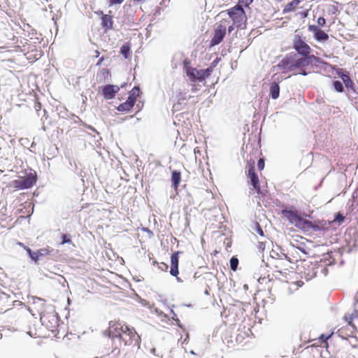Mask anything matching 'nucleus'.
<instances>
[{
  "instance_id": "f257e3e1",
  "label": "nucleus",
  "mask_w": 358,
  "mask_h": 358,
  "mask_svg": "<svg viewBox=\"0 0 358 358\" xmlns=\"http://www.w3.org/2000/svg\"><path fill=\"white\" fill-rule=\"evenodd\" d=\"M108 335L112 338H117L124 345H138L141 338L134 328H131L120 320L109 322Z\"/></svg>"
},
{
  "instance_id": "f03ea898",
  "label": "nucleus",
  "mask_w": 358,
  "mask_h": 358,
  "mask_svg": "<svg viewBox=\"0 0 358 358\" xmlns=\"http://www.w3.org/2000/svg\"><path fill=\"white\" fill-rule=\"evenodd\" d=\"M319 62L320 58L315 55L310 57H299L296 54L286 56L279 64L284 72H292L294 75L306 76L305 67L312 64L313 62Z\"/></svg>"
},
{
  "instance_id": "7ed1b4c3",
  "label": "nucleus",
  "mask_w": 358,
  "mask_h": 358,
  "mask_svg": "<svg viewBox=\"0 0 358 358\" xmlns=\"http://www.w3.org/2000/svg\"><path fill=\"white\" fill-rule=\"evenodd\" d=\"M247 177L248 178V184L252 186V188L250 189V194H257L259 199L264 197L267 194V190L260 187L259 177L255 172L254 163L250 165Z\"/></svg>"
},
{
  "instance_id": "20e7f679",
  "label": "nucleus",
  "mask_w": 358,
  "mask_h": 358,
  "mask_svg": "<svg viewBox=\"0 0 358 358\" xmlns=\"http://www.w3.org/2000/svg\"><path fill=\"white\" fill-rule=\"evenodd\" d=\"M241 4L237 5L227 10V13L233 21V24L237 27L245 28L247 22V16Z\"/></svg>"
},
{
  "instance_id": "39448f33",
  "label": "nucleus",
  "mask_w": 358,
  "mask_h": 358,
  "mask_svg": "<svg viewBox=\"0 0 358 358\" xmlns=\"http://www.w3.org/2000/svg\"><path fill=\"white\" fill-rule=\"evenodd\" d=\"M42 324L50 331L53 336L57 337L59 333V320L57 316L52 313H48L41 317Z\"/></svg>"
},
{
  "instance_id": "423d86ee",
  "label": "nucleus",
  "mask_w": 358,
  "mask_h": 358,
  "mask_svg": "<svg viewBox=\"0 0 358 358\" xmlns=\"http://www.w3.org/2000/svg\"><path fill=\"white\" fill-rule=\"evenodd\" d=\"M36 182V176L30 173L12 182V185L17 189H24L31 187Z\"/></svg>"
},
{
  "instance_id": "0eeeda50",
  "label": "nucleus",
  "mask_w": 358,
  "mask_h": 358,
  "mask_svg": "<svg viewBox=\"0 0 358 358\" xmlns=\"http://www.w3.org/2000/svg\"><path fill=\"white\" fill-rule=\"evenodd\" d=\"M293 48L301 56L310 57L311 52L310 47L306 43L300 36L296 35L293 41Z\"/></svg>"
},
{
  "instance_id": "6e6552de",
  "label": "nucleus",
  "mask_w": 358,
  "mask_h": 358,
  "mask_svg": "<svg viewBox=\"0 0 358 358\" xmlns=\"http://www.w3.org/2000/svg\"><path fill=\"white\" fill-rule=\"evenodd\" d=\"M320 222H313L311 221L307 220L300 215L294 225L303 231H309L311 229L315 231H318L322 230L323 228L320 225Z\"/></svg>"
},
{
  "instance_id": "1a4fd4ad",
  "label": "nucleus",
  "mask_w": 358,
  "mask_h": 358,
  "mask_svg": "<svg viewBox=\"0 0 358 358\" xmlns=\"http://www.w3.org/2000/svg\"><path fill=\"white\" fill-rule=\"evenodd\" d=\"M227 22V20H223L216 27L215 31H214L213 37L210 41L211 46H215L216 45H218L219 43H220L222 41V40L226 34V30H227L226 23Z\"/></svg>"
},
{
  "instance_id": "9d476101",
  "label": "nucleus",
  "mask_w": 358,
  "mask_h": 358,
  "mask_svg": "<svg viewBox=\"0 0 358 358\" xmlns=\"http://www.w3.org/2000/svg\"><path fill=\"white\" fill-rule=\"evenodd\" d=\"M309 31L313 32L314 34V38L317 41L325 42L329 40V35L323 30H322L318 26L315 24H310L308 27Z\"/></svg>"
},
{
  "instance_id": "9b49d317",
  "label": "nucleus",
  "mask_w": 358,
  "mask_h": 358,
  "mask_svg": "<svg viewBox=\"0 0 358 358\" xmlns=\"http://www.w3.org/2000/svg\"><path fill=\"white\" fill-rule=\"evenodd\" d=\"M282 214L292 224L296 222V220L301 215L299 210L294 209L293 207L285 208L282 210Z\"/></svg>"
},
{
  "instance_id": "f8f14e48",
  "label": "nucleus",
  "mask_w": 358,
  "mask_h": 358,
  "mask_svg": "<svg viewBox=\"0 0 358 358\" xmlns=\"http://www.w3.org/2000/svg\"><path fill=\"white\" fill-rule=\"evenodd\" d=\"M180 251L173 252L171 256V269L170 273L171 275L178 277L179 274L178 264H179V255Z\"/></svg>"
},
{
  "instance_id": "ddd939ff",
  "label": "nucleus",
  "mask_w": 358,
  "mask_h": 358,
  "mask_svg": "<svg viewBox=\"0 0 358 358\" xmlns=\"http://www.w3.org/2000/svg\"><path fill=\"white\" fill-rule=\"evenodd\" d=\"M119 90L120 87L117 85H106L102 89V94L106 99H111L115 97Z\"/></svg>"
},
{
  "instance_id": "4468645a",
  "label": "nucleus",
  "mask_w": 358,
  "mask_h": 358,
  "mask_svg": "<svg viewBox=\"0 0 358 358\" xmlns=\"http://www.w3.org/2000/svg\"><path fill=\"white\" fill-rule=\"evenodd\" d=\"M26 55L28 59L36 61L41 57L43 52L40 46L36 48L34 45H29Z\"/></svg>"
},
{
  "instance_id": "2eb2a0df",
  "label": "nucleus",
  "mask_w": 358,
  "mask_h": 358,
  "mask_svg": "<svg viewBox=\"0 0 358 358\" xmlns=\"http://www.w3.org/2000/svg\"><path fill=\"white\" fill-rule=\"evenodd\" d=\"M300 251L296 248H292L286 255H283L285 258L291 264H294L303 259L300 255Z\"/></svg>"
},
{
  "instance_id": "dca6fc26",
  "label": "nucleus",
  "mask_w": 358,
  "mask_h": 358,
  "mask_svg": "<svg viewBox=\"0 0 358 358\" xmlns=\"http://www.w3.org/2000/svg\"><path fill=\"white\" fill-rule=\"evenodd\" d=\"M97 14L101 15V26L106 31L112 29L113 26V16L104 14L103 11L99 10L96 12Z\"/></svg>"
},
{
  "instance_id": "f3484780",
  "label": "nucleus",
  "mask_w": 358,
  "mask_h": 358,
  "mask_svg": "<svg viewBox=\"0 0 358 358\" xmlns=\"http://www.w3.org/2000/svg\"><path fill=\"white\" fill-rule=\"evenodd\" d=\"M292 248H296L303 255H307L308 254V248L306 247V243L297 239H294L291 241Z\"/></svg>"
},
{
  "instance_id": "a211bd4d",
  "label": "nucleus",
  "mask_w": 358,
  "mask_h": 358,
  "mask_svg": "<svg viewBox=\"0 0 358 358\" xmlns=\"http://www.w3.org/2000/svg\"><path fill=\"white\" fill-rule=\"evenodd\" d=\"M184 69L186 74L192 82H195L194 75L196 74L197 69L189 66L190 62L187 59L184 61Z\"/></svg>"
},
{
  "instance_id": "6ab92c4d",
  "label": "nucleus",
  "mask_w": 358,
  "mask_h": 358,
  "mask_svg": "<svg viewBox=\"0 0 358 358\" xmlns=\"http://www.w3.org/2000/svg\"><path fill=\"white\" fill-rule=\"evenodd\" d=\"M134 103H135L131 101V98H127V100L125 102L120 104L117 109L121 112H128L131 110L134 106Z\"/></svg>"
},
{
  "instance_id": "aec40b11",
  "label": "nucleus",
  "mask_w": 358,
  "mask_h": 358,
  "mask_svg": "<svg viewBox=\"0 0 358 358\" xmlns=\"http://www.w3.org/2000/svg\"><path fill=\"white\" fill-rule=\"evenodd\" d=\"M301 2V0H292V1L289 2L283 8V13L294 11L299 6Z\"/></svg>"
},
{
  "instance_id": "412c9836",
  "label": "nucleus",
  "mask_w": 358,
  "mask_h": 358,
  "mask_svg": "<svg viewBox=\"0 0 358 358\" xmlns=\"http://www.w3.org/2000/svg\"><path fill=\"white\" fill-rule=\"evenodd\" d=\"M180 181L181 173L179 171H173L171 173V182L176 190L178 188Z\"/></svg>"
},
{
  "instance_id": "4be33fe9",
  "label": "nucleus",
  "mask_w": 358,
  "mask_h": 358,
  "mask_svg": "<svg viewBox=\"0 0 358 358\" xmlns=\"http://www.w3.org/2000/svg\"><path fill=\"white\" fill-rule=\"evenodd\" d=\"M269 94L273 99H276L279 97L280 86L275 82L271 83Z\"/></svg>"
},
{
  "instance_id": "5701e85b",
  "label": "nucleus",
  "mask_w": 358,
  "mask_h": 358,
  "mask_svg": "<svg viewBox=\"0 0 358 358\" xmlns=\"http://www.w3.org/2000/svg\"><path fill=\"white\" fill-rule=\"evenodd\" d=\"M317 272L315 271V268L313 266H308L304 271V278L306 280H310L316 276Z\"/></svg>"
},
{
  "instance_id": "b1692460",
  "label": "nucleus",
  "mask_w": 358,
  "mask_h": 358,
  "mask_svg": "<svg viewBox=\"0 0 358 358\" xmlns=\"http://www.w3.org/2000/svg\"><path fill=\"white\" fill-rule=\"evenodd\" d=\"M130 45L129 43H126L120 48V52L124 56L125 59H127L130 57Z\"/></svg>"
},
{
  "instance_id": "393cba45",
  "label": "nucleus",
  "mask_w": 358,
  "mask_h": 358,
  "mask_svg": "<svg viewBox=\"0 0 358 358\" xmlns=\"http://www.w3.org/2000/svg\"><path fill=\"white\" fill-rule=\"evenodd\" d=\"M140 89L138 87H134L129 92L128 98H131V101L136 103L137 97L139 96Z\"/></svg>"
},
{
  "instance_id": "a878e982",
  "label": "nucleus",
  "mask_w": 358,
  "mask_h": 358,
  "mask_svg": "<svg viewBox=\"0 0 358 358\" xmlns=\"http://www.w3.org/2000/svg\"><path fill=\"white\" fill-rule=\"evenodd\" d=\"M333 86L335 90L338 92H343L344 91V87L341 81L336 80L333 83Z\"/></svg>"
},
{
  "instance_id": "bb28decb",
  "label": "nucleus",
  "mask_w": 358,
  "mask_h": 358,
  "mask_svg": "<svg viewBox=\"0 0 358 358\" xmlns=\"http://www.w3.org/2000/svg\"><path fill=\"white\" fill-rule=\"evenodd\" d=\"M238 265V259L236 257H232L230 259V267L231 270L236 271Z\"/></svg>"
},
{
  "instance_id": "cd10ccee",
  "label": "nucleus",
  "mask_w": 358,
  "mask_h": 358,
  "mask_svg": "<svg viewBox=\"0 0 358 358\" xmlns=\"http://www.w3.org/2000/svg\"><path fill=\"white\" fill-rule=\"evenodd\" d=\"M153 264H154V265H155V264H157V266H158V268H159V269H160V270H161V271H165V272H166V271H167V270H168V268H169V266H168V264H166V263H164V262H161V263H159H159H158V262H157L156 261H154V262H153Z\"/></svg>"
},
{
  "instance_id": "c85d7f7f",
  "label": "nucleus",
  "mask_w": 358,
  "mask_h": 358,
  "mask_svg": "<svg viewBox=\"0 0 358 358\" xmlns=\"http://www.w3.org/2000/svg\"><path fill=\"white\" fill-rule=\"evenodd\" d=\"M330 336L331 335L326 336L324 334H322L319 338L318 342L320 343V345H322V344H324V347H327L328 345L327 341Z\"/></svg>"
},
{
  "instance_id": "c756f323",
  "label": "nucleus",
  "mask_w": 358,
  "mask_h": 358,
  "mask_svg": "<svg viewBox=\"0 0 358 358\" xmlns=\"http://www.w3.org/2000/svg\"><path fill=\"white\" fill-rule=\"evenodd\" d=\"M202 72H203L202 69H201V70L197 69L196 74L194 75L195 81L198 80V81L201 82L205 80L203 73Z\"/></svg>"
},
{
  "instance_id": "7c9ffc66",
  "label": "nucleus",
  "mask_w": 358,
  "mask_h": 358,
  "mask_svg": "<svg viewBox=\"0 0 358 358\" xmlns=\"http://www.w3.org/2000/svg\"><path fill=\"white\" fill-rule=\"evenodd\" d=\"M344 85L347 88L355 90V89H354L355 84L351 78L348 79L345 83H344Z\"/></svg>"
},
{
  "instance_id": "2f4dec72",
  "label": "nucleus",
  "mask_w": 358,
  "mask_h": 358,
  "mask_svg": "<svg viewBox=\"0 0 358 358\" xmlns=\"http://www.w3.org/2000/svg\"><path fill=\"white\" fill-rule=\"evenodd\" d=\"M202 71H203L202 73H203L204 79L206 78L209 77L213 72L212 68H209V67L206 69H202Z\"/></svg>"
},
{
  "instance_id": "473e14b6",
  "label": "nucleus",
  "mask_w": 358,
  "mask_h": 358,
  "mask_svg": "<svg viewBox=\"0 0 358 358\" xmlns=\"http://www.w3.org/2000/svg\"><path fill=\"white\" fill-rule=\"evenodd\" d=\"M318 27H324L326 24V20L324 17H320L317 20Z\"/></svg>"
},
{
  "instance_id": "72a5a7b5",
  "label": "nucleus",
  "mask_w": 358,
  "mask_h": 358,
  "mask_svg": "<svg viewBox=\"0 0 358 358\" xmlns=\"http://www.w3.org/2000/svg\"><path fill=\"white\" fill-rule=\"evenodd\" d=\"M338 74L339 75V77L342 79L343 83L350 78L348 74H345L342 71L338 72Z\"/></svg>"
},
{
  "instance_id": "f704fd0d",
  "label": "nucleus",
  "mask_w": 358,
  "mask_h": 358,
  "mask_svg": "<svg viewBox=\"0 0 358 358\" xmlns=\"http://www.w3.org/2000/svg\"><path fill=\"white\" fill-rule=\"evenodd\" d=\"M257 168L259 171H262L264 169V159L263 158H260L259 160H258V162H257Z\"/></svg>"
},
{
  "instance_id": "c9c22d12",
  "label": "nucleus",
  "mask_w": 358,
  "mask_h": 358,
  "mask_svg": "<svg viewBox=\"0 0 358 358\" xmlns=\"http://www.w3.org/2000/svg\"><path fill=\"white\" fill-rule=\"evenodd\" d=\"M254 0H238V3L245 6H249Z\"/></svg>"
},
{
  "instance_id": "e433bc0d",
  "label": "nucleus",
  "mask_w": 358,
  "mask_h": 358,
  "mask_svg": "<svg viewBox=\"0 0 358 358\" xmlns=\"http://www.w3.org/2000/svg\"><path fill=\"white\" fill-rule=\"evenodd\" d=\"M62 238V244L71 243V240L69 238V236L66 234H63Z\"/></svg>"
},
{
  "instance_id": "4c0bfd02",
  "label": "nucleus",
  "mask_w": 358,
  "mask_h": 358,
  "mask_svg": "<svg viewBox=\"0 0 358 358\" xmlns=\"http://www.w3.org/2000/svg\"><path fill=\"white\" fill-rule=\"evenodd\" d=\"M345 220V217L340 213H337L335 217V220L338 222H343Z\"/></svg>"
},
{
  "instance_id": "58836bf2",
  "label": "nucleus",
  "mask_w": 358,
  "mask_h": 358,
  "mask_svg": "<svg viewBox=\"0 0 358 358\" xmlns=\"http://www.w3.org/2000/svg\"><path fill=\"white\" fill-rule=\"evenodd\" d=\"M27 252L29 253L32 259L36 261L38 259V255L36 253L32 252L31 249L28 248Z\"/></svg>"
},
{
  "instance_id": "ea45409f",
  "label": "nucleus",
  "mask_w": 358,
  "mask_h": 358,
  "mask_svg": "<svg viewBox=\"0 0 358 358\" xmlns=\"http://www.w3.org/2000/svg\"><path fill=\"white\" fill-rule=\"evenodd\" d=\"M220 58H216L210 64V66H209V68H212V71H213L215 67L217 66V64H218V62H220Z\"/></svg>"
},
{
  "instance_id": "a19ab883",
  "label": "nucleus",
  "mask_w": 358,
  "mask_h": 358,
  "mask_svg": "<svg viewBox=\"0 0 358 358\" xmlns=\"http://www.w3.org/2000/svg\"><path fill=\"white\" fill-rule=\"evenodd\" d=\"M124 1V0H109V6L120 4Z\"/></svg>"
},
{
  "instance_id": "79ce46f5",
  "label": "nucleus",
  "mask_w": 358,
  "mask_h": 358,
  "mask_svg": "<svg viewBox=\"0 0 358 358\" xmlns=\"http://www.w3.org/2000/svg\"><path fill=\"white\" fill-rule=\"evenodd\" d=\"M34 108L36 111H39L41 109V103L38 100L35 102Z\"/></svg>"
},
{
  "instance_id": "37998d69",
  "label": "nucleus",
  "mask_w": 358,
  "mask_h": 358,
  "mask_svg": "<svg viewBox=\"0 0 358 358\" xmlns=\"http://www.w3.org/2000/svg\"><path fill=\"white\" fill-rule=\"evenodd\" d=\"M101 73L104 77H107L109 75V70L107 69H102Z\"/></svg>"
},
{
  "instance_id": "c03bdc74",
  "label": "nucleus",
  "mask_w": 358,
  "mask_h": 358,
  "mask_svg": "<svg viewBox=\"0 0 358 358\" xmlns=\"http://www.w3.org/2000/svg\"><path fill=\"white\" fill-rule=\"evenodd\" d=\"M282 266H283V265H282V262H278V263L275 265V267L276 268H281L282 267Z\"/></svg>"
},
{
  "instance_id": "a18cd8bd",
  "label": "nucleus",
  "mask_w": 358,
  "mask_h": 358,
  "mask_svg": "<svg viewBox=\"0 0 358 358\" xmlns=\"http://www.w3.org/2000/svg\"><path fill=\"white\" fill-rule=\"evenodd\" d=\"M295 284L297 285V287H301L303 285V282L301 280L296 281Z\"/></svg>"
},
{
  "instance_id": "49530a36",
  "label": "nucleus",
  "mask_w": 358,
  "mask_h": 358,
  "mask_svg": "<svg viewBox=\"0 0 358 358\" xmlns=\"http://www.w3.org/2000/svg\"><path fill=\"white\" fill-rule=\"evenodd\" d=\"M233 29H234V24L229 26V28H228L229 32H231Z\"/></svg>"
},
{
  "instance_id": "de8ad7c7",
  "label": "nucleus",
  "mask_w": 358,
  "mask_h": 358,
  "mask_svg": "<svg viewBox=\"0 0 358 358\" xmlns=\"http://www.w3.org/2000/svg\"><path fill=\"white\" fill-rule=\"evenodd\" d=\"M103 57H101V58L99 60V62H97V64H98V65H99V64L103 62Z\"/></svg>"
},
{
  "instance_id": "09e8293b",
  "label": "nucleus",
  "mask_w": 358,
  "mask_h": 358,
  "mask_svg": "<svg viewBox=\"0 0 358 358\" xmlns=\"http://www.w3.org/2000/svg\"><path fill=\"white\" fill-rule=\"evenodd\" d=\"M300 238H301V239L302 241H307L306 238H303V237H300Z\"/></svg>"
},
{
  "instance_id": "8fccbe9b",
  "label": "nucleus",
  "mask_w": 358,
  "mask_h": 358,
  "mask_svg": "<svg viewBox=\"0 0 358 358\" xmlns=\"http://www.w3.org/2000/svg\"><path fill=\"white\" fill-rule=\"evenodd\" d=\"M289 268H284V270L285 271H287Z\"/></svg>"
},
{
  "instance_id": "3c124183",
  "label": "nucleus",
  "mask_w": 358,
  "mask_h": 358,
  "mask_svg": "<svg viewBox=\"0 0 358 358\" xmlns=\"http://www.w3.org/2000/svg\"><path fill=\"white\" fill-rule=\"evenodd\" d=\"M95 358H98V357H95Z\"/></svg>"
}]
</instances>
